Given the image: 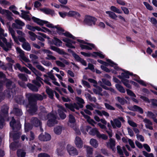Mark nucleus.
Wrapping results in <instances>:
<instances>
[{"label": "nucleus", "mask_w": 157, "mask_h": 157, "mask_svg": "<svg viewBox=\"0 0 157 157\" xmlns=\"http://www.w3.org/2000/svg\"><path fill=\"white\" fill-rule=\"evenodd\" d=\"M96 21V19L94 17L90 16H86L84 20V22L89 26H92L95 25Z\"/></svg>", "instance_id": "nucleus-8"}, {"label": "nucleus", "mask_w": 157, "mask_h": 157, "mask_svg": "<svg viewBox=\"0 0 157 157\" xmlns=\"http://www.w3.org/2000/svg\"><path fill=\"white\" fill-rule=\"evenodd\" d=\"M15 100L17 103L21 104H24L25 102L23 97L21 95L16 97Z\"/></svg>", "instance_id": "nucleus-34"}, {"label": "nucleus", "mask_w": 157, "mask_h": 157, "mask_svg": "<svg viewBox=\"0 0 157 157\" xmlns=\"http://www.w3.org/2000/svg\"><path fill=\"white\" fill-rule=\"evenodd\" d=\"M22 46L24 49L27 51H29L31 50V48L30 45L28 42L24 43L22 44Z\"/></svg>", "instance_id": "nucleus-37"}, {"label": "nucleus", "mask_w": 157, "mask_h": 157, "mask_svg": "<svg viewBox=\"0 0 157 157\" xmlns=\"http://www.w3.org/2000/svg\"><path fill=\"white\" fill-rule=\"evenodd\" d=\"M102 90V89L100 86H96L95 88L93 89V91L96 94L101 95Z\"/></svg>", "instance_id": "nucleus-32"}, {"label": "nucleus", "mask_w": 157, "mask_h": 157, "mask_svg": "<svg viewBox=\"0 0 157 157\" xmlns=\"http://www.w3.org/2000/svg\"><path fill=\"white\" fill-rule=\"evenodd\" d=\"M19 78L24 81H28V76L23 74H20L18 75Z\"/></svg>", "instance_id": "nucleus-42"}, {"label": "nucleus", "mask_w": 157, "mask_h": 157, "mask_svg": "<svg viewBox=\"0 0 157 157\" xmlns=\"http://www.w3.org/2000/svg\"><path fill=\"white\" fill-rule=\"evenodd\" d=\"M81 114L84 116V118L86 119L87 121L89 123L91 124L93 126H94L95 124H96L93 119H91L88 116L85 114L82 111L81 112Z\"/></svg>", "instance_id": "nucleus-19"}, {"label": "nucleus", "mask_w": 157, "mask_h": 157, "mask_svg": "<svg viewBox=\"0 0 157 157\" xmlns=\"http://www.w3.org/2000/svg\"><path fill=\"white\" fill-rule=\"evenodd\" d=\"M132 73H129V72L127 71L124 73H122L121 76L123 77V78H128L129 77V75H132Z\"/></svg>", "instance_id": "nucleus-57"}, {"label": "nucleus", "mask_w": 157, "mask_h": 157, "mask_svg": "<svg viewBox=\"0 0 157 157\" xmlns=\"http://www.w3.org/2000/svg\"><path fill=\"white\" fill-rule=\"evenodd\" d=\"M9 107L7 105H4L1 107V112L4 114H7L8 113Z\"/></svg>", "instance_id": "nucleus-39"}, {"label": "nucleus", "mask_w": 157, "mask_h": 157, "mask_svg": "<svg viewBox=\"0 0 157 157\" xmlns=\"http://www.w3.org/2000/svg\"><path fill=\"white\" fill-rule=\"evenodd\" d=\"M16 49L17 53L19 54L22 60L27 62H29V60L25 56L24 52L20 48L17 47Z\"/></svg>", "instance_id": "nucleus-15"}, {"label": "nucleus", "mask_w": 157, "mask_h": 157, "mask_svg": "<svg viewBox=\"0 0 157 157\" xmlns=\"http://www.w3.org/2000/svg\"><path fill=\"white\" fill-rule=\"evenodd\" d=\"M56 152L58 155L60 156L63 155L64 153V148L63 147L58 148L57 149Z\"/></svg>", "instance_id": "nucleus-41"}, {"label": "nucleus", "mask_w": 157, "mask_h": 157, "mask_svg": "<svg viewBox=\"0 0 157 157\" xmlns=\"http://www.w3.org/2000/svg\"><path fill=\"white\" fill-rule=\"evenodd\" d=\"M97 137L99 138H102L104 140H106L108 139V136L104 134H101L100 132L97 135Z\"/></svg>", "instance_id": "nucleus-54"}, {"label": "nucleus", "mask_w": 157, "mask_h": 157, "mask_svg": "<svg viewBox=\"0 0 157 157\" xmlns=\"http://www.w3.org/2000/svg\"><path fill=\"white\" fill-rule=\"evenodd\" d=\"M80 47L82 49H86L87 50H91L94 47V45L92 44L87 43L86 45L80 44Z\"/></svg>", "instance_id": "nucleus-23"}, {"label": "nucleus", "mask_w": 157, "mask_h": 157, "mask_svg": "<svg viewBox=\"0 0 157 157\" xmlns=\"http://www.w3.org/2000/svg\"><path fill=\"white\" fill-rule=\"evenodd\" d=\"M50 48L52 50L60 54H65V52L63 51V50L60 49L54 46H51Z\"/></svg>", "instance_id": "nucleus-33"}, {"label": "nucleus", "mask_w": 157, "mask_h": 157, "mask_svg": "<svg viewBox=\"0 0 157 157\" xmlns=\"http://www.w3.org/2000/svg\"><path fill=\"white\" fill-rule=\"evenodd\" d=\"M67 149L69 154L72 156L77 155L78 152L77 149L74 147L68 145L67 147Z\"/></svg>", "instance_id": "nucleus-9"}, {"label": "nucleus", "mask_w": 157, "mask_h": 157, "mask_svg": "<svg viewBox=\"0 0 157 157\" xmlns=\"http://www.w3.org/2000/svg\"><path fill=\"white\" fill-rule=\"evenodd\" d=\"M57 107L59 108L58 111L60 117L62 119H64L66 117V115L63 112H67L66 110L61 105H58Z\"/></svg>", "instance_id": "nucleus-10"}, {"label": "nucleus", "mask_w": 157, "mask_h": 157, "mask_svg": "<svg viewBox=\"0 0 157 157\" xmlns=\"http://www.w3.org/2000/svg\"><path fill=\"white\" fill-rule=\"evenodd\" d=\"M10 125L12 129L16 131L19 130L21 128L19 121H16L13 117L12 118L11 121L10 122Z\"/></svg>", "instance_id": "nucleus-6"}, {"label": "nucleus", "mask_w": 157, "mask_h": 157, "mask_svg": "<svg viewBox=\"0 0 157 157\" xmlns=\"http://www.w3.org/2000/svg\"><path fill=\"white\" fill-rule=\"evenodd\" d=\"M86 97L89 100L91 101H94L95 102L96 101L97 99L96 98L94 97H92L91 95L89 94H86Z\"/></svg>", "instance_id": "nucleus-51"}, {"label": "nucleus", "mask_w": 157, "mask_h": 157, "mask_svg": "<svg viewBox=\"0 0 157 157\" xmlns=\"http://www.w3.org/2000/svg\"><path fill=\"white\" fill-rule=\"evenodd\" d=\"M117 100L121 105H124L127 102V101L125 100L124 98H121L120 97H117L116 98Z\"/></svg>", "instance_id": "nucleus-44"}, {"label": "nucleus", "mask_w": 157, "mask_h": 157, "mask_svg": "<svg viewBox=\"0 0 157 157\" xmlns=\"http://www.w3.org/2000/svg\"><path fill=\"white\" fill-rule=\"evenodd\" d=\"M27 86L33 91L37 92L38 90V88L31 83H28L27 84Z\"/></svg>", "instance_id": "nucleus-35"}, {"label": "nucleus", "mask_w": 157, "mask_h": 157, "mask_svg": "<svg viewBox=\"0 0 157 157\" xmlns=\"http://www.w3.org/2000/svg\"><path fill=\"white\" fill-rule=\"evenodd\" d=\"M110 122L113 128H120L121 126V123L118 119H114L113 121L111 120Z\"/></svg>", "instance_id": "nucleus-16"}, {"label": "nucleus", "mask_w": 157, "mask_h": 157, "mask_svg": "<svg viewBox=\"0 0 157 157\" xmlns=\"http://www.w3.org/2000/svg\"><path fill=\"white\" fill-rule=\"evenodd\" d=\"M84 147L86 149L87 157H92L91 155L93 153V148L89 146H87L86 145H84Z\"/></svg>", "instance_id": "nucleus-26"}, {"label": "nucleus", "mask_w": 157, "mask_h": 157, "mask_svg": "<svg viewBox=\"0 0 157 157\" xmlns=\"http://www.w3.org/2000/svg\"><path fill=\"white\" fill-rule=\"evenodd\" d=\"M106 13L109 15V17L110 18L115 19L117 17V15L114 12L111 11H106Z\"/></svg>", "instance_id": "nucleus-38"}, {"label": "nucleus", "mask_w": 157, "mask_h": 157, "mask_svg": "<svg viewBox=\"0 0 157 157\" xmlns=\"http://www.w3.org/2000/svg\"><path fill=\"white\" fill-rule=\"evenodd\" d=\"M4 81L6 83L7 88L9 90H5L4 91V95L8 98H10L12 94V91L11 92L10 90L15 87V84L10 80L6 78H5Z\"/></svg>", "instance_id": "nucleus-4"}, {"label": "nucleus", "mask_w": 157, "mask_h": 157, "mask_svg": "<svg viewBox=\"0 0 157 157\" xmlns=\"http://www.w3.org/2000/svg\"><path fill=\"white\" fill-rule=\"evenodd\" d=\"M17 154L18 157H25L26 153L22 150H19L17 151Z\"/></svg>", "instance_id": "nucleus-47"}, {"label": "nucleus", "mask_w": 157, "mask_h": 157, "mask_svg": "<svg viewBox=\"0 0 157 157\" xmlns=\"http://www.w3.org/2000/svg\"><path fill=\"white\" fill-rule=\"evenodd\" d=\"M126 92L130 96L136 98V96L135 94L131 90L129 89L126 90Z\"/></svg>", "instance_id": "nucleus-63"}, {"label": "nucleus", "mask_w": 157, "mask_h": 157, "mask_svg": "<svg viewBox=\"0 0 157 157\" xmlns=\"http://www.w3.org/2000/svg\"><path fill=\"white\" fill-rule=\"evenodd\" d=\"M63 129L62 126H57L54 128V131L56 134L59 135L61 133Z\"/></svg>", "instance_id": "nucleus-30"}, {"label": "nucleus", "mask_w": 157, "mask_h": 157, "mask_svg": "<svg viewBox=\"0 0 157 157\" xmlns=\"http://www.w3.org/2000/svg\"><path fill=\"white\" fill-rule=\"evenodd\" d=\"M86 129L87 131L88 132L89 134L93 136L96 135L97 136V135L99 132L97 128H92L88 126L86 127Z\"/></svg>", "instance_id": "nucleus-11"}, {"label": "nucleus", "mask_w": 157, "mask_h": 157, "mask_svg": "<svg viewBox=\"0 0 157 157\" xmlns=\"http://www.w3.org/2000/svg\"><path fill=\"white\" fill-rule=\"evenodd\" d=\"M54 91H53L51 89L47 87L46 92L48 95L49 97L51 99H53L54 96Z\"/></svg>", "instance_id": "nucleus-31"}, {"label": "nucleus", "mask_w": 157, "mask_h": 157, "mask_svg": "<svg viewBox=\"0 0 157 157\" xmlns=\"http://www.w3.org/2000/svg\"><path fill=\"white\" fill-rule=\"evenodd\" d=\"M32 71L36 76H41L42 75L41 73L37 70L35 68Z\"/></svg>", "instance_id": "nucleus-60"}, {"label": "nucleus", "mask_w": 157, "mask_h": 157, "mask_svg": "<svg viewBox=\"0 0 157 157\" xmlns=\"http://www.w3.org/2000/svg\"><path fill=\"white\" fill-rule=\"evenodd\" d=\"M41 114L42 115L40 117L41 119L46 120L49 119L47 121V124L49 127H52L58 123V121L56 120V115L52 113L48 114L47 112L44 108L41 107Z\"/></svg>", "instance_id": "nucleus-2"}, {"label": "nucleus", "mask_w": 157, "mask_h": 157, "mask_svg": "<svg viewBox=\"0 0 157 157\" xmlns=\"http://www.w3.org/2000/svg\"><path fill=\"white\" fill-rule=\"evenodd\" d=\"M12 15V13L8 10L7 11L5 14L7 18L9 20H11L13 19L11 17Z\"/></svg>", "instance_id": "nucleus-55"}, {"label": "nucleus", "mask_w": 157, "mask_h": 157, "mask_svg": "<svg viewBox=\"0 0 157 157\" xmlns=\"http://www.w3.org/2000/svg\"><path fill=\"white\" fill-rule=\"evenodd\" d=\"M110 10L114 12L121 14L122 13V11L120 9L114 6H112L110 7Z\"/></svg>", "instance_id": "nucleus-40"}, {"label": "nucleus", "mask_w": 157, "mask_h": 157, "mask_svg": "<svg viewBox=\"0 0 157 157\" xmlns=\"http://www.w3.org/2000/svg\"><path fill=\"white\" fill-rule=\"evenodd\" d=\"M31 124L32 125L37 127L41 125V122L36 117H32L30 120Z\"/></svg>", "instance_id": "nucleus-17"}, {"label": "nucleus", "mask_w": 157, "mask_h": 157, "mask_svg": "<svg viewBox=\"0 0 157 157\" xmlns=\"http://www.w3.org/2000/svg\"><path fill=\"white\" fill-rule=\"evenodd\" d=\"M128 108L131 111H137L141 114H142L143 113V109L136 105H134L133 106L128 107Z\"/></svg>", "instance_id": "nucleus-22"}, {"label": "nucleus", "mask_w": 157, "mask_h": 157, "mask_svg": "<svg viewBox=\"0 0 157 157\" xmlns=\"http://www.w3.org/2000/svg\"><path fill=\"white\" fill-rule=\"evenodd\" d=\"M56 64L58 66L62 67H65V64L59 60H57L56 61Z\"/></svg>", "instance_id": "nucleus-52"}, {"label": "nucleus", "mask_w": 157, "mask_h": 157, "mask_svg": "<svg viewBox=\"0 0 157 157\" xmlns=\"http://www.w3.org/2000/svg\"><path fill=\"white\" fill-rule=\"evenodd\" d=\"M68 125L71 128H74L75 126V120L74 117L71 114L69 115Z\"/></svg>", "instance_id": "nucleus-20"}, {"label": "nucleus", "mask_w": 157, "mask_h": 157, "mask_svg": "<svg viewBox=\"0 0 157 157\" xmlns=\"http://www.w3.org/2000/svg\"><path fill=\"white\" fill-rule=\"evenodd\" d=\"M53 42L56 46H60L62 45V42L56 38H54Z\"/></svg>", "instance_id": "nucleus-45"}, {"label": "nucleus", "mask_w": 157, "mask_h": 157, "mask_svg": "<svg viewBox=\"0 0 157 157\" xmlns=\"http://www.w3.org/2000/svg\"><path fill=\"white\" fill-rule=\"evenodd\" d=\"M105 105L106 108L108 109L111 110H115V108L113 107L107 103H105Z\"/></svg>", "instance_id": "nucleus-59"}, {"label": "nucleus", "mask_w": 157, "mask_h": 157, "mask_svg": "<svg viewBox=\"0 0 157 157\" xmlns=\"http://www.w3.org/2000/svg\"><path fill=\"white\" fill-rule=\"evenodd\" d=\"M64 42L66 43V45L71 48H75V47L72 45V43L75 44V42L68 38H63L62 40Z\"/></svg>", "instance_id": "nucleus-21"}, {"label": "nucleus", "mask_w": 157, "mask_h": 157, "mask_svg": "<svg viewBox=\"0 0 157 157\" xmlns=\"http://www.w3.org/2000/svg\"><path fill=\"white\" fill-rule=\"evenodd\" d=\"M25 25V23L21 21L16 19L15 21V23L12 24V27L14 29H22V27Z\"/></svg>", "instance_id": "nucleus-12"}, {"label": "nucleus", "mask_w": 157, "mask_h": 157, "mask_svg": "<svg viewBox=\"0 0 157 157\" xmlns=\"http://www.w3.org/2000/svg\"><path fill=\"white\" fill-rule=\"evenodd\" d=\"M32 19L34 22L36 23L39 25H43L45 24H46V26L48 27L53 28H55V26L53 25L52 24L48 23V22L47 21L42 20L34 17H33Z\"/></svg>", "instance_id": "nucleus-5"}, {"label": "nucleus", "mask_w": 157, "mask_h": 157, "mask_svg": "<svg viewBox=\"0 0 157 157\" xmlns=\"http://www.w3.org/2000/svg\"><path fill=\"white\" fill-rule=\"evenodd\" d=\"M13 111L15 114L17 116H21L22 114L21 110L20 109L18 108H14L13 110Z\"/></svg>", "instance_id": "nucleus-43"}, {"label": "nucleus", "mask_w": 157, "mask_h": 157, "mask_svg": "<svg viewBox=\"0 0 157 157\" xmlns=\"http://www.w3.org/2000/svg\"><path fill=\"white\" fill-rule=\"evenodd\" d=\"M143 121L145 123V125L147 128L150 130L153 129V128L151 126L152 125V123L149 120L145 118L143 120Z\"/></svg>", "instance_id": "nucleus-27"}, {"label": "nucleus", "mask_w": 157, "mask_h": 157, "mask_svg": "<svg viewBox=\"0 0 157 157\" xmlns=\"http://www.w3.org/2000/svg\"><path fill=\"white\" fill-rule=\"evenodd\" d=\"M74 143L76 147L78 149L82 148L83 147V141L81 138L78 136H76L74 140Z\"/></svg>", "instance_id": "nucleus-13"}, {"label": "nucleus", "mask_w": 157, "mask_h": 157, "mask_svg": "<svg viewBox=\"0 0 157 157\" xmlns=\"http://www.w3.org/2000/svg\"><path fill=\"white\" fill-rule=\"evenodd\" d=\"M29 33L30 36V39L33 41L35 40L37 37L36 35L34 33L31 31L29 32Z\"/></svg>", "instance_id": "nucleus-53"}, {"label": "nucleus", "mask_w": 157, "mask_h": 157, "mask_svg": "<svg viewBox=\"0 0 157 157\" xmlns=\"http://www.w3.org/2000/svg\"><path fill=\"white\" fill-rule=\"evenodd\" d=\"M40 10L46 14H50L52 15L54 13V10L47 8L40 9Z\"/></svg>", "instance_id": "nucleus-29"}, {"label": "nucleus", "mask_w": 157, "mask_h": 157, "mask_svg": "<svg viewBox=\"0 0 157 157\" xmlns=\"http://www.w3.org/2000/svg\"><path fill=\"white\" fill-rule=\"evenodd\" d=\"M20 134L18 133H15L14 135H13L11 133L10 134V137L12 138L13 140L15 141V140H17L19 138Z\"/></svg>", "instance_id": "nucleus-49"}, {"label": "nucleus", "mask_w": 157, "mask_h": 157, "mask_svg": "<svg viewBox=\"0 0 157 157\" xmlns=\"http://www.w3.org/2000/svg\"><path fill=\"white\" fill-rule=\"evenodd\" d=\"M75 99L79 102V103H78L77 104H79L82 105V104H84L85 103L83 100L81 98L79 97H76L75 98Z\"/></svg>", "instance_id": "nucleus-62"}, {"label": "nucleus", "mask_w": 157, "mask_h": 157, "mask_svg": "<svg viewBox=\"0 0 157 157\" xmlns=\"http://www.w3.org/2000/svg\"><path fill=\"white\" fill-rule=\"evenodd\" d=\"M65 107L70 109L72 111H75V109H79V108H83V105H82L81 104H77L76 103H74V104H65Z\"/></svg>", "instance_id": "nucleus-7"}, {"label": "nucleus", "mask_w": 157, "mask_h": 157, "mask_svg": "<svg viewBox=\"0 0 157 157\" xmlns=\"http://www.w3.org/2000/svg\"><path fill=\"white\" fill-rule=\"evenodd\" d=\"M4 31L3 29L0 28V46L3 49L8 51L11 48L12 45V40H10L9 42H7L6 39L2 36H6L7 33H4Z\"/></svg>", "instance_id": "nucleus-3"}, {"label": "nucleus", "mask_w": 157, "mask_h": 157, "mask_svg": "<svg viewBox=\"0 0 157 157\" xmlns=\"http://www.w3.org/2000/svg\"><path fill=\"white\" fill-rule=\"evenodd\" d=\"M101 80L104 84L108 86H111V82L109 81L104 78H102Z\"/></svg>", "instance_id": "nucleus-61"}, {"label": "nucleus", "mask_w": 157, "mask_h": 157, "mask_svg": "<svg viewBox=\"0 0 157 157\" xmlns=\"http://www.w3.org/2000/svg\"><path fill=\"white\" fill-rule=\"evenodd\" d=\"M9 9L10 10H12V12L16 14H19V13L15 10L16 9V7L14 5H12L9 8Z\"/></svg>", "instance_id": "nucleus-50"}, {"label": "nucleus", "mask_w": 157, "mask_h": 157, "mask_svg": "<svg viewBox=\"0 0 157 157\" xmlns=\"http://www.w3.org/2000/svg\"><path fill=\"white\" fill-rule=\"evenodd\" d=\"M29 57L31 59L32 61H35L37 59L38 57L33 54H31L29 55Z\"/></svg>", "instance_id": "nucleus-64"}, {"label": "nucleus", "mask_w": 157, "mask_h": 157, "mask_svg": "<svg viewBox=\"0 0 157 157\" xmlns=\"http://www.w3.org/2000/svg\"><path fill=\"white\" fill-rule=\"evenodd\" d=\"M67 16L70 17H75L76 18H79L80 16V14L78 12L74 11H69L67 13Z\"/></svg>", "instance_id": "nucleus-25"}, {"label": "nucleus", "mask_w": 157, "mask_h": 157, "mask_svg": "<svg viewBox=\"0 0 157 157\" xmlns=\"http://www.w3.org/2000/svg\"><path fill=\"white\" fill-rule=\"evenodd\" d=\"M9 31L11 34L13 38V39L14 41L17 44H19V43L18 41V39L15 36V33L13 29L10 27L9 28Z\"/></svg>", "instance_id": "nucleus-24"}, {"label": "nucleus", "mask_w": 157, "mask_h": 157, "mask_svg": "<svg viewBox=\"0 0 157 157\" xmlns=\"http://www.w3.org/2000/svg\"><path fill=\"white\" fill-rule=\"evenodd\" d=\"M90 143L91 145L95 148L98 146L99 144L98 140L94 138H92L90 140Z\"/></svg>", "instance_id": "nucleus-28"}, {"label": "nucleus", "mask_w": 157, "mask_h": 157, "mask_svg": "<svg viewBox=\"0 0 157 157\" xmlns=\"http://www.w3.org/2000/svg\"><path fill=\"white\" fill-rule=\"evenodd\" d=\"M29 103L27 105L28 110L29 113L34 114L37 110L36 100L41 101L46 98V96L44 93L42 94H28L27 95Z\"/></svg>", "instance_id": "nucleus-1"}, {"label": "nucleus", "mask_w": 157, "mask_h": 157, "mask_svg": "<svg viewBox=\"0 0 157 157\" xmlns=\"http://www.w3.org/2000/svg\"><path fill=\"white\" fill-rule=\"evenodd\" d=\"M39 138L41 141H47L51 140V136L49 134L45 133L44 135H40L39 136Z\"/></svg>", "instance_id": "nucleus-18"}, {"label": "nucleus", "mask_w": 157, "mask_h": 157, "mask_svg": "<svg viewBox=\"0 0 157 157\" xmlns=\"http://www.w3.org/2000/svg\"><path fill=\"white\" fill-rule=\"evenodd\" d=\"M118 77L121 79L122 82L125 86L128 88H131V86L128 83V80L124 79L123 78L121 77V76H119Z\"/></svg>", "instance_id": "nucleus-36"}, {"label": "nucleus", "mask_w": 157, "mask_h": 157, "mask_svg": "<svg viewBox=\"0 0 157 157\" xmlns=\"http://www.w3.org/2000/svg\"><path fill=\"white\" fill-rule=\"evenodd\" d=\"M55 28L56 29V32L60 35L63 34V32L64 31V30L59 25L55 26Z\"/></svg>", "instance_id": "nucleus-48"}, {"label": "nucleus", "mask_w": 157, "mask_h": 157, "mask_svg": "<svg viewBox=\"0 0 157 157\" xmlns=\"http://www.w3.org/2000/svg\"><path fill=\"white\" fill-rule=\"evenodd\" d=\"M147 116L153 119L156 118L155 115L152 112L148 111L147 112Z\"/></svg>", "instance_id": "nucleus-56"}, {"label": "nucleus", "mask_w": 157, "mask_h": 157, "mask_svg": "<svg viewBox=\"0 0 157 157\" xmlns=\"http://www.w3.org/2000/svg\"><path fill=\"white\" fill-rule=\"evenodd\" d=\"M115 86L117 90L120 92L124 93L125 92V90L124 87L120 85L116 84Z\"/></svg>", "instance_id": "nucleus-46"}, {"label": "nucleus", "mask_w": 157, "mask_h": 157, "mask_svg": "<svg viewBox=\"0 0 157 157\" xmlns=\"http://www.w3.org/2000/svg\"><path fill=\"white\" fill-rule=\"evenodd\" d=\"M143 155L146 157H154L153 153H148L145 151H142Z\"/></svg>", "instance_id": "nucleus-58"}, {"label": "nucleus", "mask_w": 157, "mask_h": 157, "mask_svg": "<svg viewBox=\"0 0 157 157\" xmlns=\"http://www.w3.org/2000/svg\"><path fill=\"white\" fill-rule=\"evenodd\" d=\"M107 147L111 149L113 151L115 150L116 142L115 140L110 138L108 141L106 142Z\"/></svg>", "instance_id": "nucleus-14"}]
</instances>
